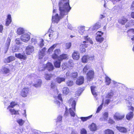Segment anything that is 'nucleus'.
<instances>
[{"mask_svg": "<svg viewBox=\"0 0 134 134\" xmlns=\"http://www.w3.org/2000/svg\"><path fill=\"white\" fill-rule=\"evenodd\" d=\"M69 0H63L59 4L60 14L59 16L57 14H55V10L53 9L52 20L53 22L57 23L60 19L65 15L68 14L71 8L69 5Z\"/></svg>", "mask_w": 134, "mask_h": 134, "instance_id": "1", "label": "nucleus"}, {"mask_svg": "<svg viewBox=\"0 0 134 134\" xmlns=\"http://www.w3.org/2000/svg\"><path fill=\"white\" fill-rule=\"evenodd\" d=\"M84 39L86 41H84L83 43L81 44L80 46V52L81 53H83L86 52V50L85 47H87L88 44V42L90 43L91 44H93V42L92 40L88 36L83 37Z\"/></svg>", "mask_w": 134, "mask_h": 134, "instance_id": "2", "label": "nucleus"}, {"mask_svg": "<svg viewBox=\"0 0 134 134\" xmlns=\"http://www.w3.org/2000/svg\"><path fill=\"white\" fill-rule=\"evenodd\" d=\"M70 102V106H71V108L69 109V111L70 113L71 116L74 117L75 114L74 111L75 110V107L76 105L75 101L72 99H70L69 101Z\"/></svg>", "mask_w": 134, "mask_h": 134, "instance_id": "3", "label": "nucleus"}, {"mask_svg": "<svg viewBox=\"0 0 134 134\" xmlns=\"http://www.w3.org/2000/svg\"><path fill=\"white\" fill-rule=\"evenodd\" d=\"M104 33L103 32L98 31L96 34V41L99 42L101 43L104 40V38L103 37Z\"/></svg>", "mask_w": 134, "mask_h": 134, "instance_id": "4", "label": "nucleus"}, {"mask_svg": "<svg viewBox=\"0 0 134 134\" xmlns=\"http://www.w3.org/2000/svg\"><path fill=\"white\" fill-rule=\"evenodd\" d=\"M29 93V90L27 87H24L22 90L21 92V95L23 97H27Z\"/></svg>", "mask_w": 134, "mask_h": 134, "instance_id": "5", "label": "nucleus"}, {"mask_svg": "<svg viewBox=\"0 0 134 134\" xmlns=\"http://www.w3.org/2000/svg\"><path fill=\"white\" fill-rule=\"evenodd\" d=\"M20 38L21 40L25 42L29 41L30 39L29 35L27 33H25L21 36Z\"/></svg>", "mask_w": 134, "mask_h": 134, "instance_id": "6", "label": "nucleus"}, {"mask_svg": "<svg viewBox=\"0 0 134 134\" xmlns=\"http://www.w3.org/2000/svg\"><path fill=\"white\" fill-rule=\"evenodd\" d=\"M126 100L127 101L126 103L127 104L131 105V106L128 107V109L133 111L134 109L133 107L134 106V98H132L131 101L127 99H126Z\"/></svg>", "mask_w": 134, "mask_h": 134, "instance_id": "7", "label": "nucleus"}, {"mask_svg": "<svg viewBox=\"0 0 134 134\" xmlns=\"http://www.w3.org/2000/svg\"><path fill=\"white\" fill-rule=\"evenodd\" d=\"M60 53V50L59 49H56L54 51V53L52 55V57L54 59L58 58L59 57V55Z\"/></svg>", "mask_w": 134, "mask_h": 134, "instance_id": "8", "label": "nucleus"}, {"mask_svg": "<svg viewBox=\"0 0 134 134\" xmlns=\"http://www.w3.org/2000/svg\"><path fill=\"white\" fill-rule=\"evenodd\" d=\"M94 58L93 56H90L88 55L84 56L82 59V62L83 63L87 62L89 60H92Z\"/></svg>", "mask_w": 134, "mask_h": 134, "instance_id": "9", "label": "nucleus"}, {"mask_svg": "<svg viewBox=\"0 0 134 134\" xmlns=\"http://www.w3.org/2000/svg\"><path fill=\"white\" fill-rule=\"evenodd\" d=\"M58 99L60 100L62 102V99L61 97V94H59L57 97V98L55 99L54 100V104L58 107H59L61 104L60 103Z\"/></svg>", "mask_w": 134, "mask_h": 134, "instance_id": "10", "label": "nucleus"}, {"mask_svg": "<svg viewBox=\"0 0 134 134\" xmlns=\"http://www.w3.org/2000/svg\"><path fill=\"white\" fill-rule=\"evenodd\" d=\"M34 47L31 45L27 46L26 48L25 53L28 55H29L34 51Z\"/></svg>", "mask_w": 134, "mask_h": 134, "instance_id": "11", "label": "nucleus"}, {"mask_svg": "<svg viewBox=\"0 0 134 134\" xmlns=\"http://www.w3.org/2000/svg\"><path fill=\"white\" fill-rule=\"evenodd\" d=\"M11 41V37H8L6 41L5 44V47L4 48L5 51L4 53H6L8 51L9 47L10 44V43Z\"/></svg>", "mask_w": 134, "mask_h": 134, "instance_id": "12", "label": "nucleus"}, {"mask_svg": "<svg viewBox=\"0 0 134 134\" xmlns=\"http://www.w3.org/2000/svg\"><path fill=\"white\" fill-rule=\"evenodd\" d=\"M124 117V115L118 112L116 113L114 115V118L115 120H121L123 119Z\"/></svg>", "mask_w": 134, "mask_h": 134, "instance_id": "13", "label": "nucleus"}, {"mask_svg": "<svg viewBox=\"0 0 134 134\" xmlns=\"http://www.w3.org/2000/svg\"><path fill=\"white\" fill-rule=\"evenodd\" d=\"M108 113L107 112H105L102 113V116L100 118L101 121H105L107 120L108 116Z\"/></svg>", "mask_w": 134, "mask_h": 134, "instance_id": "14", "label": "nucleus"}, {"mask_svg": "<svg viewBox=\"0 0 134 134\" xmlns=\"http://www.w3.org/2000/svg\"><path fill=\"white\" fill-rule=\"evenodd\" d=\"M1 72L4 74H7L9 73L10 70L6 66H3L1 69Z\"/></svg>", "mask_w": 134, "mask_h": 134, "instance_id": "15", "label": "nucleus"}, {"mask_svg": "<svg viewBox=\"0 0 134 134\" xmlns=\"http://www.w3.org/2000/svg\"><path fill=\"white\" fill-rule=\"evenodd\" d=\"M94 72L92 70H90L87 75V80L89 81H91L94 77Z\"/></svg>", "mask_w": 134, "mask_h": 134, "instance_id": "16", "label": "nucleus"}, {"mask_svg": "<svg viewBox=\"0 0 134 134\" xmlns=\"http://www.w3.org/2000/svg\"><path fill=\"white\" fill-rule=\"evenodd\" d=\"M44 68L49 71H51L54 69V67L52 64L50 63H48L44 66Z\"/></svg>", "mask_w": 134, "mask_h": 134, "instance_id": "17", "label": "nucleus"}, {"mask_svg": "<svg viewBox=\"0 0 134 134\" xmlns=\"http://www.w3.org/2000/svg\"><path fill=\"white\" fill-rule=\"evenodd\" d=\"M84 78L83 76L79 77L77 79L76 81V83L78 85L82 84L84 82Z\"/></svg>", "mask_w": 134, "mask_h": 134, "instance_id": "18", "label": "nucleus"}, {"mask_svg": "<svg viewBox=\"0 0 134 134\" xmlns=\"http://www.w3.org/2000/svg\"><path fill=\"white\" fill-rule=\"evenodd\" d=\"M51 88L53 90L55 94H58V90L55 83L52 82L51 83Z\"/></svg>", "mask_w": 134, "mask_h": 134, "instance_id": "19", "label": "nucleus"}, {"mask_svg": "<svg viewBox=\"0 0 134 134\" xmlns=\"http://www.w3.org/2000/svg\"><path fill=\"white\" fill-rule=\"evenodd\" d=\"M46 50V48H44L41 51H40L39 54V58L41 59L45 55V52Z\"/></svg>", "mask_w": 134, "mask_h": 134, "instance_id": "20", "label": "nucleus"}, {"mask_svg": "<svg viewBox=\"0 0 134 134\" xmlns=\"http://www.w3.org/2000/svg\"><path fill=\"white\" fill-rule=\"evenodd\" d=\"M12 21V18L11 15L9 14L7 16V18L5 22V25L6 26H8Z\"/></svg>", "mask_w": 134, "mask_h": 134, "instance_id": "21", "label": "nucleus"}, {"mask_svg": "<svg viewBox=\"0 0 134 134\" xmlns=\"http://www.w3.org/2000/svg\"><path fill=\"white\" fill-rule=\"evenodd\" d=\"M79 55V53L78 52L75 51L72 54V57L74 59L78 60L80 58Z\"/></svg>", "mask_w": 134, "mask_h": 134, "instance_id": "22", "label": "nucleus"}, {"mask_svg": "<svg viewBox=\"0 0 134 134\" xmlns=\"http://www.w3.org/2000/svg\"><path fill=\"white\" fill-rule=\"evenodd\" d=\"M127 20H128L126 18L123 16L119 20L118 22L122 25H124Z\"/></svg>", "mask_w": 134, "mask_h": 134, "instance_id": "23", "label": "nucleus"}, {"mask_svg": "<svg viewBox=\"0 0 134 134\" xmlns=\"http://www.w3.org/2000/svg\"><path fill=\"white\" fill-rule=\"evenodd\" d=\"M127 33L130 36L133 37L131 38V40H134V29H132L128 30Z\"/></svg>", "mask_w": 134, "mask_h": 134, "instance_id": "24", "label": "nucleus"}, {"mask_svg": "<svg viewBox=\"0 0 134 134\" xmlns=\"http://www.w3.org/2000/svg\"><path fill=\"white\" fill-rule=\"evenodd\" d=\"M90 129L92 131H96L97 130V127L96 124L93 123H92L89 126Z\"/></svg>", "mask_w": 134, "mask_h": 134, "instance_id": "25", "label": "nucleus"}, {"mask_svg": "<svg viewBox=\"0 0 134 134\" xmlns=\"http://www.w3.org/2000/svg\"><path fill=\"white\" fill-rule=\"evenodd\" d=\"M15 55L16 58L24 60H25L26 58V56L25 55H23L20 53L15 54Z\"/></svg>", "mask_w": 134, "mask_h": 134, "instance_id": "26", "label": "nucleus"}, {"mask_svg": "<svg viewBox=\"0 0 134 134\" xmlns=\"http://www.w3.org/2000/svg\"><path fill=\"white\" fill-rule=\"evenodd\" d=\"M116 127L117 129L121 132L125 133L127 131L126 129L124 127L117 126Z\"/></svg>", "mask_w": 134, "mask_h": 134, "instance_id": "27", "label": "nucleus"}, {"mask_svg": "<svg viewBox=\"0 0 134 134\" xmlns=\"http://www.w3.org/2000/svg\"><path fill=\"white\" fill-rule=\"evenodd\" d=\"M15 59V58L14 57L10 56L8 57L7 58L5 59L4 60V62L5 63H9L14 60Z\"/></svg>", "mask_w": 134, "mask_h": 134, "instance_id": "28", "label": "nucleus"}, {"mask_svg": "<svg viewBox=\"0 0 134 134\" xmlns=\"http://www.w3.org/2000/svg\"><path fill=\"white\" fill-rule=\"evenodd\" d=\"M91 90L92 94L96 97L97 95V93L96 92V87L94 86H92L91 87Z\"/></svg>", "mask_w": 134, "mask_h": 134, "instance_id": "29", "label": "nucleus"}, {"mask_svg": "<svg viewBox=\"0 0 134 134\" xmlns=\"http://www.w3.org/2000/svg\"><path fill=\"white\" fill-rule=\"evenodd\" d=\"M25 30L24 28L22 27H19L17 29L16 31L17 34L20 35L23 34Z\"/></svg>", "mask_w": 134, "mask_h": 134, "instance_id": "30", "label": "nucleus"}, {"mask_svg": "<svg viewBox=\"0 0 134 134\" xmlns=\"http://www.w3.org/2000/svg\"><path fill=\"white\" fill-rule=\"evenodd\" d=\"M41 80L40 79H38L37 80L35 83L33 84V86L36 88H38L41 86Z\"/></svg>", "mask_w": 134, "mask_h": 134, "instance_id": "31", "label": "nucleus"}, {"mask_svg": "<svg viewBox=\"0 0 134 134\" xmlns=\"http://www.w3.org/2000/svg\"><path fill=\"white\" fill-rule=\"evenodd\" d=\"M57 45V44H54L50 47L48 49V53L49 54H51L53 52L54 49L55 48Z\"/></svg>", "mask_w": 134, "mask_h": 134, "instance_id": "32", "label": "nucleus"}, {"mask_svg": "<svg viewBox=\"0 0 134 134\" xmlns=\"http://www.w3.org/2000/svg\"><path fill=\"white\" fill-rule=\"evenodd\" d=\"M70 91L67 87H65L63 89V93L65 95H67L69 92Z\"/></svg>", "mask_w": 134, "mask_h": 134, "instance_id": "33", "label": "nucleus"}, {"mask_svg": "<svg viewBox=\"0 0 134 134\" xmlns=\"http://www.w3.org/2000/svg\"><path fill=\"white\" fill-rule=\"evenodd\" d=\"M68 55L66 54H63L60 55L58 58L59 60H62L64 59H66L67 58Z\"/></svg>", "mask_w": 134, "mask_h": 134, "instance_id": "34", "label": "nucleus"}, {"mask_svg": "<svg viewBox=\"0 0 134 134\" xmlns=\"http://www.w3.org/2000/svg\"><path fill=\"white\" fill-rule=\"evenodd\" d=\"M52 76L53 75L51 74H45L44 75V77L46 80H49Z\"/></svg>", "mask_w": 134, "mask_h": 134, "instance_id": "35", "label": "nucleus"}, {"mask_svg": "<svg viewBox=\"0 0 134 134\" xmlns=\"http://www.w3.org/2000/svg\"><path fill=\"white\" fill-rule=\"evenodd\" d=\"M133 112H130L126 115V118L127 120H130L133 118Z\"/></svg>", "mask_w": 134, "mask_h": 134, "instance_id": "36", "label": "nucleus"}, {"mask_svg": "<svg viewBox=\"0 0 134 134\" xmlns=\"http://www.w3.org/2000/svg\"><path fill=\"white\" fill-rule=\"evenodd\" d=\"M61 62L60 60H58L56 61L54 63V65L57 68H59L60 67V66Z\"/></svg>", "mask_w": 134, "mask_h": 134, "instance_id": "37", "label": "nucleus"}, {"mask_svg": "<svg viewBox=\"0 0 134 134\" xmlns=\"http://www.w3.org/2000/svg\"><path fill=\"white\" fill-rule=\"evenodd\" d=\"M65 79L64 77H58L56 79L58 83H60L62 82L65 81Z\"/></svg>", "mask_w": 134, "mask_h": 134, "instance_id": "38", "label": "nucleus"}, {"mask_svg": "<svg viewBox=\"0 0 134 134\" xmlns=\"http://www.w3.org/2000/svg\"><path fill=\"white\" fill-rule=\"evenodd\" d=\"M78 73L74 71L71 73V77L73 79H75L78 76Z\"/></svg>", "mask_w": 134, "mask_h": 134, "instance_id": "39", "label": "nucleus"}, {"mask_svg": "<svg viewBox=\"0 0 134 134\" xmlns=\"http://www.w3.org/2000/svg\"><path fill=\"white\" fill-rule=\"evenodd\" d=\"M105 134H114V131L108 129L104 131Z\"/></svg>", "mask_w": 134, "mask_h": 134, "instance_id": "40", "label": "nucleus"}, {"mask_svg": "<svg viewBox=\"0 0 134 134\" xmlns=\"http://www.w3.org/2000/svg\"><path fill=\"white\" fill-rule=\"evenodd\" d=\"M105 82L107 85H109L111 82V79L108 76H106L105 77Z\"/></svg>", "mask_w": 134, "mask_h": 134, "instance_id": "41", "label": "nucleus"}, {"mask_svg": "<svg viewBox=\"0 0 134 134\" xmlns=\"http://www.w3.org/2000/svg\"><path fill=\"white\" fill-rule=\"evenodd\" d=\"M85 31V29L84 27L81 26L79 27V32L80 34L82 35L84 32Z\"/></svg>", "mask_w": 134, "mask_h": 134, "instance_id": "42", "label": "nucleus"}, {"mask_svg": "<svg viewBox=\"0 0 134 134\" xmlns=\"http://www.w3.org/2000/svg\"><path fill=\"white\" fill-rule=\"evenodd\" d=\"M16 105L17 103L16 102H12L10 103V105L8 107L7 109H9L10 107L13 108Z\"/></svg>", "mask_w": 134, "mask_h": 134, "instance_id": "43", "label": "nucleus"}, {"mask_svg": "<svg viewBox=\"0 0 134 134\" xmlns=\"http://www.w3.org/2000/svg\"><path fill=\"white\" fill-rule=\"evenodd\" d=\"M92 115H91L89 116L85 117H82L80 118V119L83 121L84 122L91 118L92 117Z\"/></svg>", "mask_w": 134, "mask_h": 134, "instance_id": "44", "label": "nucleus"}, {"mask_svg": "<svg viewBox=\"0 0 134 134\" xmlns=\"http://www.w3.org/2000/svg\"><path fill=\"white\" fill-rule=\"evenodd\" d=\"M8 109L9 110L12 114H19L18 111H15L14 109H10V108Z\"/></svg>", "mask_w": 134, "mask_h": 134, "instance_id": "45", "label": "nucleus"}, {"mask_svg": "<svg viewBox=\"0 0 134 134\" xmlns=\"http://www.w3.org/2000/svg\"><path fill=\"white\" fill-rule=\"evenodd\" d=\"M83 90L82 88H79L77 92H76V94L78 96H79L83 91Z\"/></svg>", "mask_w": 134, "mask_h": 134, "instance_id": "46", "label": "nucleus"}, {"mask_svg": "<svg viewBox=\"0 0 134 134\" xmlns=\"http://www.w3.org/2000/svg\"><path fill=\"white\" fill-rule=\"evenodd\" d=\"M17 121L20 125H22L25 122L24 120L21 119L17 120Z\"/></svg>", "mask_w": 134, "mask_h": 134, "instance_id": "47", "label": "nucleus"}, {"mask_svg": "<svg viewBox=\"0 0 134 134\" xmlns=\"http://www.w3.org/2000/svg\"><path fill=\"white\" fill-rule=\"evenodd\" d=\"M62 69L63 70H65L66 68L68 67V64L66 63H63L62 66Z\"/></svg>", "mask_w": 134, "mask_h": 134, "instance_id": "48", "label": "nucleus"}, {"mask_svg": "<svg viewBox=\"0 0 134 134\" xmlns=\"http://www.w3.org/2000/svg\"><path fill=\"white\" fill-rule=\"evenodd\" d=\"M19 48L18 46H15L12 47V51L13 52H16L18 51Z\"/></svg>", "mask_w": 134, "mask_h": 134, "instance_id": "49", "label": "nucleus"}, {"mask_svg": "<svg viewBox=\"0 0 134 134\" xmlns=\"http://www.w3.org/2000/svg\"><path fill=\"white\" fill-rule=\"evenodd\" d=\"M89 66L87 65H86L84 68L83 70V73H85L89 69Z\"/></svg>", "mask_w": 134, "mask_h": 134, "instance_id": "50", "label": "nucleus"}, {"mask_svg": "<svg viewBox=\"0 0 134 134\" xmlns=\"http://www.w3.org/2000/svg\"><path fill=\"white\" fill-rule=\"evenodd\" d=\"M103 103V102L102 104L98 107L96 111V113H99L100 111L101 110L102 107V105L104 104Z\"/></svg>", "mask_w": 134, "mask_h": 134, "instance_id": "51", "label": "nucleus"}, {"mask_svg": "<svg viewBox=\"0 0 134 134\" xmlns=\"http://www.w3.org/2000/svg\"><path fill=\"white\" fill-rule=\"evenodd\" d=\"M31 41L32 43L34 44H36L37 42V40L35 38H32Z\"/></svg>", "mask_w": 134, "mask_h": 134, "instance_id": "52", "label": "nucleus"}, {"mask_svg": "<svg viewBox=\"0 0 134 134\" xmlns=\"http://www.w3.org/2000/svg\"><path fill=\"white\" fill-rule=\"evenodd\" d=\"M68 66L71 67L73 65V60L72 59H70L68 62Z\"/></svg>", "mask_w": 134, "mask_h": 134, "instance_id": "53", "label": "nucleus"}, {"mask_svg": "<svg viewBox=\"0 0 134 134\" xmlns=\"http://www.w3.org/2000/svg\"><path fill=\"white\" fill-rule=\"evenodd\" d=\"M73 84V82L72 81L68 80L67 82V84L68 86H71Z\"/></svg>", "mask_w": 134, "mask_h": 134, "instance_id": "54", "label": "nucleus"}, {"mask_svg": "<svg viewBox=\"0 0 134 134\" xmlns=\"http://www.w3.org/2000/svg\"><path fill=\"white\" fill-rule=\"evenodd\" d=\"M100 25L98 24H96L95 26L93 27V28L92 29V30H94L95 29H97L100 28Z\"/></svg>", "mask_w": 134, "mask_h": 134, "instance_id": "55", "label": "nucleus"}, {"mask_svg": "<svg viewBox=\"0 0 134 134\" xmlns=\"http://www.w3.org/2000/svg\"><path fill=\"white\" fill-rule=\"evenodd\" d=\"M133 21L134 22V20H132L131 21L128 23H127L126 24V27H129L130 26H131L132 24V22H133Z\"/></svg>", "mask_w": 134, "mask_h": 134, "instance_id": "56", "label": "nucleus"}, {"mask_svg": "<svg viewBox=\"0 0 134 134\" xmlns=\"http://www.w3.org/2000/svg\"><path fill=\"white\" fill-rule=\"evenodd\" d=\"M62 117L61 116H59L57 118V122L61 121L62 119Z\"/></svg>", "mask_w": 134, "mask_h": 134, "instance_id": "57", "label": "nucleus"}, {"mask_svg": "<svg viewBox=\"0 0 134 134\" xmlns=\"http://www.w3.org/2000/svg\"><path fill=\"white\" fill-rule=\"evenodd\" d=\"M44 40L43 39H41L39 43V46L41 47H42L44 46Z\"/></svg>", "mask_w": 134, "mask_h": 134, "instance_id": "58", "label": "nucleus"}, {"mask_svg": "<svg viewBox=\"0 0 134 134\" xmlns=\"http://www.w3.org/2000/svg\"><path fill=\"white\" fill-rule=\"evenodd\" d=\"M71 45L70 43H66L65 44V47L66 49H68L70 48Z\"/></svg>", "mask_w": 134, "mask_h": 134, "instance_id": "59", "label": "nucleus"}, {"mask_svg": "<svg viewBox=\"0 0 134 134\" xmlns=\"http://www.w3.org/2000/svg\"><path fill=\"white\" fill-rule=\"evenodd\" d=\"M81 134H87V131L85 129H82L81 131Z\"/></svg>", "mask_w": 134, "mask_h": 134, "instance_id": "60", "label": "nucleus"}, {"mask_svg": "<svg viewBox=\"0 0 134 134\" xmlns=\"http://www.w3.org/2000/svg\"><path fill=\"white\" fill-rule=\"evenodd\" d=\"M16 44H19L20 43V39L19 38H16L15 40Z\"/></svg>", "mask_w": 134, "mask_h": 134, "instance_id": "61", "label": "nucleus"}, {"mask_svg": "<svg viewBox=\"0 0 134 134\" xmlns=\"http://www.w3.org/2000/svg\"><path fill=\"white\" fill-rule=\"evenodd\" d=\"M108 122L111 124H112L114 123L115 121L109 118L108 120Z\"/></svg>", "mask_w": 134, "mask_h": 134, "instance_id": "62", "label": "nucleus"}, {"mask_svg": "<svg viewBox=\"0 0 134 134\" xmlns=\"http://www.w3.org/2000/svg\"><path fill=\"white\" fill-rule=\"evenodd\" d=\"M131 10H134V1H133L130 7Z\"/></svg>", "mask_w": 134, "mask_h": 134, "instance_id": "63", "label": "nucleus"}, {"mask_svg": "<svg viewBox=\"0 0 134 134\" xmlns=\"http://www.w3.org/2000/svg\"><path fill=\"white\" fill-rule=\"evenodd\" d=\"M110 100L109 99H106L104 102V105H108L110 102Z\"/></svg>", "mask_w": 134, "mask_h": 134, "instance_id": "64", "label": "nucleus"}]
</instances>
